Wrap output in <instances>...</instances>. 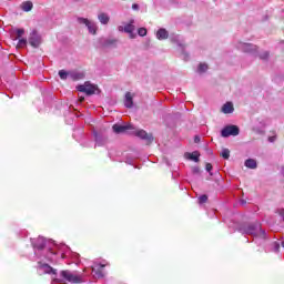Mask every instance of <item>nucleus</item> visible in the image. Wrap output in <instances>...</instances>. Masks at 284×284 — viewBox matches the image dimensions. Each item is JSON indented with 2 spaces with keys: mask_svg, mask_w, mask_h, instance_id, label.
Listing matches in <instances>:
<instances>
[{
  "mask_svg": "<svg viewBox=\"0 0 284 284\" xmlns=\"http://www.w3.org/2000/svg\"><path fill=\"white\" fill-rule=\"evenodd\" d=\"M242 230L244 234H250L251 236H255L256 239H265V231H263L258 222L248 224L247 226H244Z\"/></svg>",
  "mask_w": 284,
  "mask_h": 284,
  "instance_id": "nucleus-1",
  "label": "nucleus"
},
{
  "mask_svg": "<svg viewBox=\"0 0 284 284\" xmlns=\"http://www.w3.org/2000/svg\"><path fill=\"white\" fill-rule=\"evenodd\" d=\"M60 276L68 281V283L79 284L82 282L81 275L74 274L71 271H61Z\"/></svg>",
  "mask_w": 284,
  "mask_h": 284,
  "instance_id": "nucleus-2",
  "label": "nucleus"
},
{
  "mask_svg": "<svg viewBox=\"0 0 284 284\" xmlns=\"http://www.w3.org/2000/svg\"><path fill=\"white\" fill-rule=\"evenodd\" d=\"M97 90H99V87L94 84H90V82H85L84 84H81L78 87V91L83 92L88 97H92V94H97Z\"/></svg>",
  "mask_w": 284,
  "mask_h": 284,
  "instance_id": "nucleus-3",
  "label": "nucleus"
},
{
  "mask_svg": "<svg viewBox=\"0 0 284 284\" xmlns=\"http://www.w3.org/2000/svg\"><path fill=\"white\" fill-rule=\"evenodd\" d=\"M241 130L236 125H227L221 131V136L227 139V136H239Z\"/></svg>",
  "mask_w": 284,
  "mask_h": 284,
  "instance_id": "nucleus-4",
  "label": "nucleus"
},
{
  "mask_svg": "<svg viewBox=\"0 0 284 284\" xmlns=\"http://www.w3.org/2000/svg\"><path fill=\"white\" fill-rule=\"evenodd\" d=\"M135 136H138V139H142V141L146 142V145H150L152 143V141H154V136L152 135V133H146L145 130H138L134 132Z\"/></svg>",
  "mask_w": 284,
  "mask_h": 284,
  "instance_id": "nucleus-5",
  "label": "nucleus"
},
{
  "mask_svg": "<svg viewBox=\"0 0 284 284\" xmlns=\"http://www.w3.org/2000/svg\"><path fill=\"white\" fill-rule=\"evenodd\" d=\"M78 23L87 26L91 34H97V26L92 23L90 20H88V18H78Z\"/></svg>",
  "mask_w": 284,
  "mask_h": 284,
  "instance_id": "nucleus-6",
  "label": "nucleus"
},
{
  "mask_svg": "<svg viewBox=\"0 0 284 284\" xmlns=\"http://www.w3.org/2000/svg\"><path fill=\"white\" fill-rule=\"evenodd\" d=\"M112 130L115 134H125L128 130H134V128L131 124H126V125L114 124L112 126Z\"/></svg>",
  "mask_w": 284,
  "mask_h": 284,
  "instance_id": "nucleus-7",
  "label": "nucleus"
},
{
  "mask_svg": "<svg viewBox=\"0 0 284 284\" xmlns=\"http://www.w3.org/2000/svg\"><path fill=\"white\" fill-rule=\"evenodd\" d=\"M29 43L32 48H39V45H41V36H39L37 31H32Z\"/></svg>",
  "mask_w": 284,
  "mask_h": 284,
  "instance_id": "nucleus-8",
  "label": "nucleus"
},
{
  "mask_svg": "<svg viewBox=\"0 0 284 284\" xmlns=\"http://www.w3.org/2000/svg\"><path fill=\"white\" fill-rule=\"evenodd\" d=\"M40 270H42L43 274H49L51 276H57V270L45 263H40Z\"/></svg>",
  "mask_w": 284,
  "mask_h": 284,
  "instance_id": "nucleus-9",
  "label": "nucleus"
},
{
  "mask_svg": "<svg viewBox=\"0 0 284 284\" xmlns=\"http://www.w3.org/2000/svg\"><path fill=\"white\" fill-rule=\"evenodd\" d=\"M124 105L125 108H129V109L134 106V94H132L131 92L125 93Z\"/></svg>",
  "mask_w": 284,
  "mask_h": 284,
  "instance_id": "nucleus-10",
  "label": "nucleus"
},
{
  "mask_svg": "<svg viewBox=\"0 0 284 284\" xmlns=\"http://www.w3.org/2000/svg\"><path fill=\"white\" fill-rule=\"evenodd\" d=\"M132 23H134V20H131L130 23L124 26V32L129 34L130 39H134V37H136V34H134L135 28Z\"/></svg>",
  "mask_w": 284,
  "mask_h": 284,
  "instance_id": "nucleus-11",
  "label": "nucleus"
},
{
  "mask_svg": "<svg viewBox=\"0 0 284 284\" xmlns=\"http://www.w3.org/2000/svg\"><path fill=\"white\" fill-rule=\"evenodd\" d=\"M104 264H97L95 267L92 268V272L98 276V278H103L105 273H103Z\"/></svg>",
  "mask_w": 284,
  "mask_h": 284,
  "instance_id": "nucleus-12",
  "label": "nucleus"
},
{
  "mask_svg": "<svg viewBox=\"0 0 284 284\" xmlns=\"http://www.w3.org/2000/svg\"><path fill=\"white\" fill-rule=\"evenodd\" d=\"M222 112L224 114H232L234 112V104H232V102H226L223 106H222Z\"/></svg>",
  "mask_w": 284,
  "mask_h": 284,
  "instance_id": "nucleus-13",
  "label": "nucleus"
},
{
  "mask_svg": "<svg viewBox=\"0 0 284 284\" xmlns=\"http://www.w3.org/2000/svg\"><path fill=\"white\" fill-rule=\"evenodd\" d=\"M169 37H170V33L165 29H160L156 32V39H159V41H163V40L168 39Z\"/></svg>",
  "mask_w": 284,
  "mask_h": 284,
  "instance_id": "nucleus-14",
  "label": "nucleus"
},
{
  "mask_svg": "<svg viewBox=\"0 0 284 284\" xmlns=\"http://www.w3.org/2000/svg\"><path fill=\"white\" fill-rule=\"evenodd\" d=\"M20 8L23 12H30L34 8V4H32V1H26L20 4Z\"/></svg>",
  "mask_w": 284,
  "mask_h": 284,
  "instance_id": "nucleus-15",
  "label": "nucleus"
},
{
  "mask_svg": "<svg viewBox=\"0 0 284 284\" xmlns=\"http://www.w3.org/2000/svg\"><path fill=\"white\" fill-rule=\"evenodd\" d=\"M245 168H248L250 170H256L258 168V164L256 163V160L254 159H247L244 163Z\"/></svg>",
  "mask_w": 284,
  "mask_h": 284,
  "instance_id": "nucleus-16",
  "label": "nucleus"
},
{
  "mask_svg": "<svg viewBox=\"0 0 284 284\" xmlns=\"http://www.w3.org/2000/svg\"><path fill=\"white\" fill-rule=\"evenodd\" d=\"M200 156H201V153H199V151H194L193 153H187V159H190V161H194V163H199V161H201Z\"/></svg>",
  "mask_w": 284,
  "mask_h": 284,
  "instance_id": "nucleus-17",
  "label": "nucleus"
},
{
  "mask_svg": "<svg viewBox=\"0 0 284 284\" xmlns=\"http://www.w3.org/2000/svg\"><path fill=\"white\" fill-rule=\"evenodd\" d=\"M70 77L72 81H81V79H84L85 74L81 72H70Z\"/></svg>",
  "mask_w": 284,
  "mask_h": 284,
  "instance_id": "nucleus-18",
  "label": "nucleus"
},
{
  "mask_svg": "<svg viewBox=\"0 0 284 284\" xmlns=\"http://www.w3.org/2000/svg\"><path fill=\"white\" fill-rule=\"evenodd\" d=\"M98 19L101 23H103V26H108V23H110V17H108L105 13H100Z\"/></svg>",
  "mask_w": 284,
  "mask_h": 284,
  "instance_id": "nucleus-19",
  "label": "nucleus"
},
{
  "mask_svg": "<svg viewBox=\"0 0 284 284\" xmlns=\"http://www.w3.org/2000/svg\"><path fill=\"white\" fill-rule=\"evenodd\" d=\"M59 77H60V79H62V81H65L68 79V77H70V72H68L65 70H60Z\"/></svg>",
  "mask_w": 284,
  "mask_h": 284,
  "instance_id": "nucleus-20",
  "label": "nucleus"
},
{
  "mask_svg": "<svg viewBox=\"0 0 284 284\" xmlns=\"http://www.w3.org/2000/svg\"><path fill=\"white\" fill-rule=\"evenodd\" d=\"M222 159H230V149H224L221 153Z\"/></svg>",
  "mask_w": 284,
  "mask_h": 284,
  "instance_id": "nucleus-21",
  "label": "nucleus"
},
{
  "mask_svg": "<svg viewBox=\"0 0 284 284\" xmlns=\"http://www.w3.org/2000/svg\"><path fill=\"white\" fill-rule=\"evenodd\" d=\"M16 32H17L16 39H21L26 34V30L24 29H17Z\"/></svg>",
  "mask_w": 284,
  "mask_h": 284,
  "instance_id": "nucleus-22",
  "label": "nucleus"
},
{
  "mask_svg": "<svg viewBox=\"0 0 284 284\" xmlns=\"http://www.w3.org/2000/svg\"><path fill=\"white\" fill-rule=\"evenodd\" d=\"M138 34H139V37H145V36L148 34V29H145V28H140V29L138 30Z\"/></svg>",
  "mask_w": 284,
  "mask_h": 284,
  "instance_id": "nucleus-23",
  "label": "nucleus"
},
{
  "mask_svg": "<svg viewBox=\"0 0 284 284\" xmlns=\"http://www.w3.org/2000/svg\"><path fill=\"white\" fill-rule=\"evenodd\" d=\"M27 43H28V40H27V39H21V38H19V42H18V47H19V48L26 47Z\"/></svg>",
  "mask_w": 284,
  "mask_h": 284,
  "instance_id": "nucleus-24",
  "label": "nucleus"
},
{
  "mask_svg": "<svg viewBox=\"0 0 284 284\" xmlns=\"http://www.w3.org/2000/svg\"><path fill=\"white\" fill-rule=\"evenodd\" d=\"M199 72H207V64L200 63L199 65Z\"/></svg>",
  "mask_w": 284,
  "mask_h": 284,
  "instance_id": "nucleus-25",
  "label": "nucleus"
},
{
  "mask_svg": "<svg viewBox=\"0 0 284 284\" xmlns=\"http://www.w3.org/2000/svg\"><path fill=\"white\" fill-rule=\"evenodd\" d=\"M116 44V39L106 40L104 45H114Z\"/></svg>",
  "mask_w": 284,
  "mask_h": 284,
  "instance_id": "nucleus-26",
  "label": "nucleus"
},
{
  "mask_svg": "<svg viewBox=\"0 0 284 284\" xmlns=\"http://www.w3.org/2000/svg\"><path fill=\"white\" fill-rule=\"evenodd\" d=\"M199 203H207V195H201L200 197H199Z\"/></svg>",
  "mask_w": 284,
  "mask_h": 284,
  "instance_id": "nucleus-27",
  "label": "nucleus"
},
{
  "mask_svg": "<svg viewBox=\"0 0 284 284\" xmlns=\"http://www.w3.org/2000/svg\"><path fill=\"white\" fill-rule=\"evenodd\" d=\"M252 48H253L252 44H245L244 45V52H252Z\"/></svg>",
  "mask_w": 284,
  "mask_h": 284,
  "instance_id": "nucleus-28",
  "label": "nucleus"
},
{
  "mask_svg": "<svg viewBox=\"0 0 284 284\" xmlns=\"http://www.w3.org/2000/svg\"><path fill=\"white\" fill-rule=\"evenodd\" d=\"M192 172H193V174H201V168L194 166V168L192 169Z\"/></svg>",
  "mask_w": 284,
  "mask_h": 284,
  "instance_id": "nucleus-29",
  "label": "nucleus"
},
{
  "mask_svg": "<svg viewBox=\"0 0 284 284\" xmlns=\"http://www.w3.org/2000/svg\"><path fill=\"white\" fill-rule=\"evenodd\" d=\"M212 169H213L212 163H206L205 164L206 172H212Z\"/></svg>",
  "mask_w": 284,
  "mask_h": 284,
  "instance_id": "nucleus-30",
  "label": "nucleus"
},
{
  "mask_svg": "<svg viewBox=\"0 0 284 284\" xmlns=\"http://www.w3.org/2000/svg\"><path fill=\"white\" fill-rule=\"evenodd\" d=\"M273 247H274V251H275V252H278V251L281 250V244H278L277 242H275V243L273 244Z\"/></svg>",
  "mask_w": 284,
  "mask_h": 284,
  "instance_id": "nucleus-31",
  "label": "nucleus"
},
{
  "mask_svg": "<svg viewBox=\"0 0 284 284\" xmlns=\"http://www.w3.org/2000/svg\"><path fill=\"white\" fill-rule=\"evenodd\" d=\"M268 141L270 143H274V141H276V135L268 136Z\"/></svg>",
  "mask_w": 284,
  "mask_h": 284,
  "instance_id": "nucleus-32",
  "label": "nucleus"
},
{
  "mask_svg": "<svg viewBox=\"0 0 284 284\" xmlns=\"http://www.w3.org/2000/svg\"><path fill=\"white\" fill-rule=\"evenodd\" d=\"M194 143H201V138L199 135H195Z\"/></svg>",
  "mask_w": 284,
  "mask_h": 284,
  "instance_id": "nucleus-33",
  "label": "nucleus"
},
{
  "mask_svg": "<svg viewBox=\"0 0 284 284\" xmlns=\"http://www.w3.org/2000/svg\"><path fill=\"white\" fill-rule=\"evenodd\" d=\"M132 9L133 10H139V4H136V3L132 4Z\"/></svg>",
  "mask_w": 284,
  "mask_h": 284,
  "instance_id": "nucleus-34",
  "label": "nucleus"
},
{
  "mask_svg": "<svg viewBox=\"0 0 284 284\" xmlns=\"http://www.w3.org/2000/svg\"><path fill=\"white\" fill-rule=\"evenodd\" d=\"M270 57V53H264V55L261 57V59H267Z\"/></svg>",
  "mask_w": 284,
  "mask_h": 284,
  "instance_id": "nucleus-35",
  "label": "nucleus"
},
{
  "mask_svg": "<svg viewBox=\"0 0 284 284\" xmlns=\"http://www.w3.org/2000/svg\"><path fill=\"white\" fill-rule=\"evenodd\" d=\"M79 101H80V103H83V102L85 101V98L80 97V98H79Z\"/></svg>",
  "mask_w": 284,
  "mask_h": 284,
  "instance_id": "nucleus-36",
  "label": "nucleus"
},
{
  "mask_svg": "<svg viewBox=\"0 0 284 284\" xmlns=\"http://www.w3.org/2000/svg\"><path fill=\"white\" fill-rule=\"evenodd\" d=\"M119 30H120V31L123 30V27H119Z\"/></svg>",
  "mask_w": 284,
  "mask_h": 284,
  "instance_id": "nucleus-37",
  "label": "nucleus"
}]
</instances>
